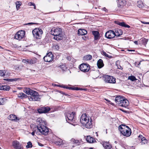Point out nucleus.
Wrapping results in <instances>:
<instances>
[{
  "mask_svg": "<svg viewBox=\"0 0 149 149\" xmlns=\"http://www.w3.org/2000/svg\"><path fill=\"white\" fill-rule=\"evenodd\" d=\"M25 33L24 31H19L15 35L14 38L16 39L20 40L24 38L25 35Z\"/></svg>",
  "mask_w": 149,
  "mask_h": 149,
  "instance_id": "obj_10",
  "label": "nucleus"
},
{
  "mask_svg": "<svg viewBox=\"0 0 149 149\" xmlns=\"http://www.w3.org/2000/svg\"><path fill=\"white\" fill-rule=\"evenodd\" d=\"M79 69L82 72H88L90 69V67L88 64L83 63L80 65Z\"/></svg>",
  "mask_w": 149,
  "mask_h": 149,
  "instance_id": "obj_9",
  "label": "nucleus"
},
{
  "mask_svg": "<svg viewBox=\"0 0 149 149\" xmlns=\"http://www.w3.org/2000/svg\"><path fill=\"white\" fill-rule=\"evenodd\" d=\"M36 24L35 23H33V22H31L29 23H28V24Z\"/></svg>",
  "mask_w": 149,
  "mask_h": 149,
  "instance_id": "obj_63",
  "label": "nucleus"
},
{
  "mask_svg": "<svg viewBox=\"0 0 149 149\" xmlns=\"http://www.w3.org/2000/svg\"><path fill=\"white\" fill-rule=\"evenodd\" d=\"M55 143L56 145L61 146L63 145V142L62 139H58L57 141H56Z\"/></svg>",
  "mask_w": 149,
  "mask_h": 149,
  "instance_id": "obj_32",
  "label": "nucleus"
},
{
  "mask_svg": "<svg viewBox=\"0 0 149 149\" xmlns=\"http://www.w3.org/2000/svg\"><path fill=\"white\" fill-rule=\"evenodd\" d=\"M104 65L103 61L102 59H100L97 61V65L99 68H101L104 66Z\"/></svg>",
  "mask_w": 149,
  "mask_h": 149,
  "instance_id": "obj_26",
  "label": "nucleus"
},
{
  "mask_svg": "<svg viewBox=\"0 0 149 149\" xmlns=\"http://www.w3.org/2000/svg\"><path fill=\"white\" fill-rule=\"evenodd\" d=\"M35 132L33 131V132L31 133V134L33 136H34L35 135Z\"/></svg>",
  "mask_w": 149,
  "mask_h": 149,
  "instance_id": "obj_57",
  "label": "nucleus"
},
{
  "mask_svg": "<svg viewBox=\"0 0 149 149\" xmlns=\"http://www.w3.org/2000/svg\"><path fill=\"white\" fill-rule=\"evenodd\" d=\"M143 137L142 135H140L138 136V137L141 138V139Z\"/></svg>",
  "mask_w": 149,
  "mask_h": 149,
  "instance_id": "obj_59",
  "label": "nucleus"
},
{
  "mask_svg": "<svg viewBox=\"0 0 149 149\" xmlns=\"http://www.w3.org/2000/svg\"><path fill=\"white\" fill-rule=\"evenodd\" d=\"M105 100L106 101H107L110 104H111V105H113V104L112 103L110 100H108L107 99H105Z\"/></svg>",
  "mask_w": 149,
  "mask_h": 149,
  "instance_id": "obj_51",
  "label": "nucleus"
},
{
  "mask_svg": "<svg viewBox=\"0 0 149 149\" xmlns=\"http://www.w3.org/2000/svg\"><path fill=\"white\" fill-rule=\"evenodd\" d=\"M4 100L3 98H0V105H3L4 104Z\"/></svg>",
  "mask_w": 149,
  "mask_h": 149,
  "instance_id": "obj_45",
  "label": "nucleus"
},
{
  "mask_svg": "<svg viewBox=\"0 0 149 149\" xmlns=\"http://www.w3.org/2000/svg\"><path fill=\"white\" fill-rule=\"evenodd\" d=\"M8 118L11 121H17L19 120L20 118H18L15 115L12 114L10 115L8 117Z\"/></svg>",
  "mask_w": 149,
  "mask_h": 149,
  "instance_id": "obj_19",
  "label": "nucleus"
},
{
  "mask_svg": "<svg viewBox=\"0 0 149 149\" xmlns=\"http://www.w3.org/2000/svg\"><path fill=\"white\" fill-rule=\"evenodd\" d=\"M5 75V72L4 71L0 70V76H4Z\"/></svg>",
  "mask_w": 149,
  "mask_h": 149,
  "instance_id": "obj_44",
  "label": "nucleus"
},
{
  "mask_svg": "<svg viewBox=\"0 0 149 149\" xmlns=\"http://www.w3.org/2000/svg\"><path fill=\"white\" fill-rule=\"evenodd\" d=\"M36 123L39 127H41L42 128V132L43 134L45 135H47L49 132V128L45 126L47 124V122L39 118L37 119Z\"/></svg>",
  "mask_w": 149,
  "mask_h": 149,
  "instance_id": "obj_5",
  "label": "nucleus"
},
{
  "mask_svg": "<svg viewBox=\"0 0 149 149\" xmlns=\"http://www.w3.org/2000/svg\"><path fill=\"white\" fill-rule=\"evenodd\" d=\"M82 38L84 40H86L87 38V37L86 36H83Z\"/></svg>",
  "mask_w": 149,
  "mask_h": 149,
  "instance_id": "obj_55",
  "label": "nucleus"
},
{
  "mask_svg": "<svg viewBox=\"0 0 149 149\" xmlns=\"http://www.w3.org/2000/svg\"><path fill=\"white\" fill-rule=\"evenodd\" d=\"M41 127V126L39 127L38 125H36L33 124L31 126V128L33 131L35 132L37 131H39L42 134L44 135L42 132V128Z\"/></svg>",
  "mask_w": 149,
  "mask_h": 149,
  "instance_id": "obj_15",
  "label": "nucleus"
},
{
  "mask_svg": "<svg viewBox=\"0 0 149 149\" xmlns=\"http://www.w3.org/2000/svg\"><path fill=\"white\" fill-rule=\"evenodd\" d=\"M92 56L91 55L88 54L84 56L83 57V60L84 61H87L92 59Z\"/></svg>",
  "mask_w": 149,
  "mask_h": 149,
  "instance_id": "obj_29",
  "label": "nucleus"
},
{
  "mask_svg": "<svg viewBox=\"0 0 149 149\" xmlns=\"http://www.w3.org/2000/svg\"><path fill=\"white\" fill-rule=\"evenodd\" d=\"M68 60L70 61L71 59V58L70 56H67L66 58Z\"/></svg>",
  "mask_w": 149,
  "mask_h": 149,
  "instance_id": "obj_54",
  "label": "nucleus"
},
{
  "mask_svg": "<svg viewBox=\"0 0 149 149\" xmlns=\"http://www.w3.org/2000/svg\"><path fill=\"white\" fill-rule=\"evenodd\" d=\"M19 78H14V79H4L3 80L6 81L8 82H12L14 81H17L19 79Z\"/></svg>",
  "mask_w": 149,
  "mask_h": 149,
  "instance_id": "obj_33",
  "label": "nucleus"
},
{
  "mask_svg": "<svg viewBox=\"0 0 149 149\" xmlns=\"http://www.w3.org/2000/svg\"><path fill=\"white\" fill-rule=\"evenodd\" d=\"M105 36L108 39H111L114 38L115 35L113 31L110 30L106 33Z\"/></svg>",
  "mask_w": 149,
  "mask_h": 149,
  "instance_id": "obj_14",
  "label": "nucleus"
},
{
  "mask_svg": "<svg viewBox=\"0 0 149 149\" xmlns=\"http://www.w3.org/2000/svg\"><path fill=\"white\" fill-rule=\"evenodd\" d=\"M65 88L66 89H68L71 90H73V87H70L66 86H65Z\"/></svg>",
  "mask_w": 149,
  "mask_h": 149,
  "instance_id": "obj_50",
  "label": "nucleus"
},
{
  "mask_svg": "<svg viewBox=\"0 0 149 149\" xmlns=\"http://www.w3.org/2000/svg\"><path fill=\"white\" fill-rule=\"evenodd\" d=\"M70 141L71 143L73 144V145L72 146L73 147L80 145V142L77 139L72 138L70 140Z\"/></svg>",
  "mask_w": 149,
  "mask_h": 149,
  "instance_id": "obj_18",
  "label": "nucleus"
},
{
  "mask_svg": "<svg viewBox=\"0 0 149 149\" xmlns=\"http://www.w3.org/2000/svg\"><path fill=\"white\" fill-rule=\"evenodd\" d=\"M54 47L55 48V49L57 50H58L60 48L59 46L57 44L54 45Z\"/></svg>",
  "mask_w": 149,
  "mask_h": 149,
  "instance_id": "obj_48",
  "label": "nucleus"
},
{
  "mask_svg": "<svg viewBox=\"0 0 149 149\" xmlns=\"http://www.w3.org/2000/svg\"><path fill=\"white\" fill-rule=\"evenodd\" d=\"M87 142L90 143H92L96 142L95 139L90 136H88L86 139Z\"/></svg>",
  "mask_w": 149,
  "mask_h": 149,
  "instance_id": "obj_25",
  "label": "nucleus"
},
{
  "mask_svg": "<svg viewBox=\"0 0 149 149\" xmlns=\"http://www.w3.org/2000/svg\"><path fill=\"white\" fill-rule=\"evenodd\" d=\"M141 143L142 144H145L147 143V141L146 138L144 137H143L141 139Z\"/></svg>",
  "mask_w": 149,
  "mask_h": 149,
  "instance_id": "obj_41",
  "label": "nucleus"
},
{
  "mask_svg": "<svg viewBox=\"0 0 149 149\" xmlns=\"http://www.w3.org/2000/svg\"><path fill=\"white\" fill-rule=\"evenodd\" d=\"M118 128L121 134L126 137L130 136L132 134L131 129L127 125L122 124L118 126Z\"/></svg>",
  "mask_w": 149,
  "mask_h": 149,
  "instance_id": "obj_2",
  "label": "nucleus"
},
{
  "mask_svg": "<svg viewBox=\"0 0 149 149\" xmlns=\"http://www.w3.org/2000/svg\"><path fill=\"white\" fill-rule=\"evenodd\" d=\"M51 109L48 106L40 107L37 109L38 112L39 113H46L48 112Z\"/></svg>",
  "mask_w": 149,
  "mask_h": 149,
  "instance_id": "obj_12",
  "label": "nucleus"
},
{
  "mask_svg": "<svg viewBox=\"0 0 149 149\" xmlns=\"http://www.w3.org/2000/svg\"><path fill=\"white\" fill-rule=\"evenodd\" d=\"M75 112H68L66 113V121L70 124L73 125L77 123L76 119L74 117Z\"/></svg>",
  "mask_w": 149,
  "mask_h": 149,
  "instance_id": "obj_6",
  "label": "nucleus"
},
{
  "mask_svg": "<svg viewBox=\"0 0 149 149\" xmlns=\"http://www.w3.org/2000/svg\"><path fill=\"white\" fill-rule=\"evenodd\" d=\"M141 23L144 24H149V22H146L144 21H141Z\"/></svg>",
  "mask_w": 149,
  "mask_h": 149,
  "instance_id": "obj_52",
  "label": "nucleus"
},
{
  "mask_svg": "<svg viewBox=\"0 0 149 149\" xmlns=\"http://www.w3.org/2000/svg\"><path fill=\"white\" fill-rule=\"evenodd\" d=\"M141 62V61H140L139 62H135V63H136L135 65H136V67H139V65L140 64Z\"/></svg>",
  "mask_w": 149,
  "mask_h": 149,
  "instance_id": "obj_49",
  "label": "nucleus"
},
{
  "mask_svg": "<svg viewBox=\"0 0 149 149\" xmlns=\"http://www.w3.org/2000/svg\"><path fill=\"white\" fill-rule=\"evenodd\" d=\"M59 67L60 69H61V70H62V71H65L67 69V68L66 66L64 64L62 65H60Z\"/></svg>",
  "mask_w": 149,
  "mask_h": 149,
  "instance_id": "obj_36",
  "label": "nucleus"
},
{
  "mask_svg": "<svg viewBox=\"0 0 149 149\" xmlns=\"http://www.w3.org/2000/svg\"><path fill=\"white\" fill-rule=\"evenodd\" d=\"M104 81L106 83L111 84H115L116 82V78L112 76L105 75L103 76Z\"/></svg>",
  "mask_w": 149,
  "mask_h": 149,
  "instance_id": "obj_8",
  "label": "nucleus"
},
{
  "mask_svg": "<svg viewBox=\"0 0 149 149\" xmlns=\"http://www.w3.org/2000/svg\"><path fill=\"white\" fill-rule=\"evenodd\" d=\"M10 89V87L8 86L0 84V90L9 91Z\"/></svg>",
  "mask_w": 149,
  "mask_h": 149,
  "instance_id": "obj_28",
  "label": "nucleus"
},
{
  "mask_svg": "<svg viewBox=\"0 0 149 149\" xmlns=\"http://www.w3.org/2000/svg\"><path fill=\"white\" fill-rule=\"evenodd\" d=\"M17 95L18 97L20 98L21 99L26 98L28 97L26 95L23 93H19Z\"/></svg>",
  "mask_w": 149,
  "mask_h": 149,
  "instance_id": "obj_30",
  "label": "nucleus"
},
{
  "mask_svg": "<svg viewBox=\"0 0 149 149\" xmlns=\"http://www.w3.org/2000/svg\"><path fill=\"white\" fill-rule=\"evenodd\" d=\"M56 86L60 87H61V85H56Z\"/></svg>",
  "mask_w": 149,
  "mask_h": 149,
  "instance_id": "obj_62",
  "label": "nucleus"
},
{
  "mask_svg": "<svg viewBox=\"0 0 149 149\" xmlns=\"http://www.w3.org/2000/svg\"><path fill=\"white\" fill-rule=\"evenodd\" d=\"M142 41V43L144 45H146L148 41V40L145 38H142L141 39Z\"/></svg>",
  "mask_w": 149,
  "mask_h": 149,
  "instance_id": "obj_40",
  "label": "nucleus"
},
{
  "mask_svg": "<svg viewBox=\"0 0 149 149\" xmlns=\"http://www.w3.org/2000/svg\"><path fill=\"white\" fill-rule=\"evenodd\" d=\"M102 10L106 12H108V10L105 7H104L102 8Z\"/></svg>",
  "mask_w": 149,
  "mask_h": 149,
  "instance_id": "obj_53",
  "label": "nucleus"
},
{
  "mask_svg": "<svg viewBox=\"0 0 149 149\" xmlns=\"http://www.w3.org/2000/svg\"><path fill=\"white\" fill-rule=\"evenodd\" d=\"M102 145L105 149H109L112 147L111 145L109 142H102Z\"/></svg>",
  "mask_w": 149,
  "mask_h": 149,
  "instance_id": "obj_23",
  "label": "nucleus"
},
{
  "mask_svg": "<svg viewBox=\"0 0 149 149\" xmlns=\"http://www.w3.org/2000/svg\"><path fill=\"white\" fill-rule=\"evenodd\" d=\"M24 91L27 94L30 95L28 97V98L30 101H37L40 99L38 93L36 91L29 88H26Z\"/></svg>",
  "mask_w": 149,
  "mask_h": 149,
  "instance_id": "obj_1",
  "label": "nucleus"
},
{
  "mask_svg": "<svg viewBox=\"0 0 149 149\" xmlns=\"http://www.w3.org/2000/svg\"><path fill=\"white\" fill-rule=\"evenodd\" d=\"M115 23L117 24L120 26H121L125 27V28H129L130 27V26L127 24L125 22H119L118 21H115Z\"/></svg>",
  "mask_w": 149,
  "mask_h": 149,
  "instance_id": "obj_20",
  "label": "nucleus"
},
{
  "mask_svg": "<svg viewBox=\"0 0 149 149\" xmlns=\"http://www.w3.org/2000/svg\"><path fill=\"white\" fill-rule=\"evenodd\" d=\"M13 146L15 149H23V147L19 144V142L15 140L13 142Z\"/></svg>",
  "mask_w": 149,
  "mask_h": 149,
  "instance_id": "obj_17",
  "label": "nucleus"
},
{
  "mask_svg": "<svg viewBox=\"0 0 149 149\" xmlns=\"http://www.w3.org/2000/svg\"><path fill=\"white\" fill-rule=\"evenodd\" d=\"M29 64L32 65L36 63V59L34 58H32L29 59Z\"/></svg>",
  "mask_w": 149,
  "mask_h": 149,
  "instance_id": "obj_39",
  "label": "nucleus"
},
{
  "mask_svg": "<svg viewBox=\"0 0 149 149\" xmlns=\"http://www.w3.org/2000/svg\"><path fill=\"white\" fill-rule=\"evenodd\" d=\"M16 8L17 10L20 8V6L22 5V2L19 1H17L15 3Z\"/></svg>",
  "mask_w": 149,
  "mask_h": 149,
  "instance_id": "obj_34",
  "label": "nucleus"
},
{
  "mask_svg": "<svg viewBox=\"0 0 149 149\" xmlns=\"http://www.w3.org/2000/svg\"><path fill=\"white\" fill-rule=\"evenodd\" d=\"M38 145L40 146H44V145L43 144H42L41 143H40V142H38Z\"/></svg>",
  "mask_w": 149,
  "mask_h": 149,
  "instance_id": "obj_56",
  "label": "nucleus"
},
{
  "mask_svg": "<svg viewBox=\"0 0 149 149\" xmlns=\"http://www.w3.org/2000/svg\"><path fill=\"white\" fill-rule=\"evenodd\" d=\"M32 146L33 145L32 143L30 141H29L27 143V145L26 146V148H31Z\"/></svg>",
  "mask_w": 149,
  "mask_h": 149,
  "instance_id": "obj_42",
  "label": "nucleus"
},
{
  "mask_svg": "<svg viewBox=\"0 0 149 149\" xmlns=\"http://www.w3.org/2000/svg\"><path fill=\"white\" fill-rule=\"evenodd\" d=\"M116 103L118 105L126 108L129 105V102L125 97L119 96H116L115 99Z\"/></svg>",
  "mask_w": 149,
  "mask_h": 149,
  "instance_id": "obj_4",
  "label": "nucleus"
},
{
  "mask_svg": "<svg viewBox=\"0 0 149 149\" xmlns=\"http://www.w3.org/2000/svg\"><path fill=\"white\" fill-rule=\"evenodd\" d=\"M51 34L54 36V39L59 40L62 39V31L61 28L53 27L50 31Z\"/></svg>",
  "mask_w": 149,
  "mask_h": 149,
  "instance_id": "obj_3",
  "label": "nucleus"
},
{
  "mask_svg": "<svg viewBox=\"0 0 149 149\" xmlns=\"http://www.w3.org/2000/svg\"><path fill=\"white\" fill-rule=\"evenodd\" d=\"M22 62L25 63L29 64V59H23L22 60Z\"/></svg>",
  "mask_w": 149,
  "mask_h": 149,
  "instance_id": "obj_43",
  "label": "nucleus"
},
{
  "mask_svg": "<svg viewBox=\"0 0 149 149\" xmlns=\"http://www.w3.org/2000/svg\"><path fill=\"white\" fill-rule=\"evenodd\" d=\"M126 1H118V6L119 8H122L126 5Z\"/></svg>",
  "mask_w": 149,
  "mask_h": 149,
  "instance_id": "obj_24",
  "label": "nucleus"
},
{
  "mask_svg": "<svg viewBox=\"0 0 149 149\" xmlns=\"http://www.w3.org/2000/svg\"><path fill=\"white\" fill-rule=\"evenodd\" d=\"M66 86H65L64 85H61V87L63 88H65V87Z\"/></svg>",
  "mask_w": 149,
  "mask_h": 149,
  "instance_id": "obj_60",
  "label": "nucleus"
},
{
  "mask_svg": "<svg viewBox=\"0 0 149 149\" xmlns=\"http://www.w3.org/2000/svg\"><path fill=\"white\" fill-rule=\"evenodd\" d=\"M113 31L115 33V36L117 37H119L123 34V31L120 29H115Z\"/></svg>",
  "mask_w": 149,
  "mask_h": 149,
  "instance_id": "obj_21",
  "label": "nucleus"
},
{
  "mask_svg": "<svg viewBox=\"0 0 149 149\" xmlns=\"http://www.w3.org/2000/svg\"><path fill=\"white\" fill-rule=\"evenodd\" d=\"M87 33V31L85 29H80L78 30V33L80 35H84L86 34Z\"/></svg>",
  "mask_w": 149,
  "mask_h": 149,
  "instance_id": "obj_27",
  "label": "nucleus"
},
{
  "mask_svg": "<svg viewBox=\"0 0 149 149\" xmlns=\"http://www.w3.org/2000/svg\"><path fill=\"white\" fill-rule=\"evenodd\" d=\"M134 43L136 45H138V42L137 41H135L134 42Z\"/></svg>",
  "mask_w": 149,
  "mask_h": 149,
  "instance_id": "obj_58",
  "label": "nucleus"
},
{
  "mask_svg": "<svg viewBox=\"0 0 149 149\" xmlns=\"http://www.w3.org/2000/svg\"><path fill=\"white\" fill-rule=\"evenodd\" d=\"M30 6H34V8L35 9H36V6L35 4L33 3L30 2Z\"/></svg>",
  "mask_w": 149,
  "mask_h": 149,
  "instance_id": "obj_46",
  "label": "nucleus"
},
{
  "mask_svg": "<svg viewBox=\"0 0 149 149\" xmlns=\"http://www.w3.org/2000/svg\"><path fill=\"white\" fill-rule=\"evenodd\" d=\"M92 34L94 36L95 40H98L100 38V36L99 32L97 31H93L92 32Z\"/></svg>",
  "mask_w": 149,
  "mask_h": 149,
  "instance_id": "obj_22",
  "label": "nucleus"
},
{
  "mask_svg": "<svg viewBox=\"0 0 149 149\" xmlns=\"http://www.w3.org/2000/svg\"><path fill=\"white\" fill-rule=\"evenodd\" d=\"M120 62L119 61H117L116 62V65L117 67V68L119 69L122 70L123 68L120 65Z\"/></svg>",
  "mask_w": 149,
  "mask_h": 149,
  "instance_id": "obj_37",
  "label": "nucleus"
},
{
  "mask_svg": "<svg viewBox=\"0 0 149 149\" xmlns=\"http://www.w3.org/2000/svg\"><path fill=\"white\" fill-rule=\"evenodd\" d=\"M137 6L140 8H143L144 6V4L142 1H138L137 2Z\"/></svg>",
  "mask_w": 149,
  "mask_h": 149,
  "instance_id": "obj_31",
  "label": "nucleus"
},
{
  "mask_svg": "<svg viewBox=\"0 0 149 149\" xmlns=\"http://www.w3.org/2000/svg\"><path fill=\"white\" fill-rule=\"evenodd\" d=\"M54 56L51 52H49L43 58L44 61L47 62H50L54 59Z\"/></svg>",
  "mask_w": 149,
  "mask_h": 149,
  "instance_id": "obj_11",
  "label": "nucleus"
},
{
  "mask_svg": "<svg viewBox=\"0 0 149 149\" xmlns=\"http://www.w3.org/2000/svg\"><path fill=\"white\" fill-rule=\"evenodd\" d=\"M63 94L64 95H68L67 94H66L65 93H63Z\"/></svg>",
  "mask_w": 149,
  "mask_h": 149,
  "instance_id": "obj_64",
  "label": "nucleus"
},
{
  "mask_svg": "<svg viewBox=\"0 0 149 149\" xmlns=\"http://www.w3.org/2000/svg\"><path fill=\"white\" fill-rule=\"evenodd\" d=\"M90 118L87 116L86 113H84L82 114L80 117V122L82 125L85 123L87 121L88 119H89Z\"/></svg>",
  "mask_w": 149,
  "mask_h": 149,
  "instance_id": "obj_16",
  "label": "nucleus"
},
{
  "mask_svg": "<svg viewBox=\"0 0 149 149\" xmlns=\"http://www.w3.org/2000/svg\"><path fill=\"white\" fill-rule=\"evenodd\" d=\"M128 79L132 81H135L137 80L136 77L133 75L129 76L128 77Z\"/></svg>",
  "mask_w": 149,
  "mask_h": 149,
  "instance_id": "obj_35",
  "label": "nucleus"
},
{
  "mask_svg": "<svg viewBox=\"0 0 149 149\" xmlns=\"http://www.w3.org/2000/svg\"><path fill=\"white\" fill-rule=\"evenodd\" d=\"M92 119L91 118H90L89 119H88L87 121L85 123L82 125H84L85 127L87 129H91L93 127V124L92 123Z\"/></svg>",
  "mask_w": 149,
  "mask_h": 149,
  "instance_id": "obj_13",
  "label": "nucleus"
},
{
  "mask_svg": "<svg viewBox=\"0 0 149 149\" xmlns=\"http://www.w3.org/2000/svg\"><path fill=\"white\" fill-rule=\"evenodd\" d=\"M128 51H135V50L134 49H129Z\"/></svg>",
  "mask_w": 149,
  "mask_h": 149,
  "instance_id": "obj_61",
  "label": "nucleus"
},
{
  "mask_svg": "<svg viewBox=\"0 0 149 149\" xmlns=\"http://www.w3.org/2000/svg\"><path fill=\"white\" fill-rule=\"evenodd\" d=\"M102 53L103 55L105 56L106 57H109V55L108 54H107L106 52H105L104 51H103L102 52Z\"/></svg>",
  "mask_w": 149,
  "mask_h": 149,
  "instance_id": "obj_47",
  "label": "nucleus"
},
{
  "mask_svg": "<svg viewBox=\"0 0 149 149\" xmlns=\"http://www.w3.org/2000/svg\"><path fill=\"white\" fill-rule=\"evenodd\" d=\"M73 90H75V91H85L86 90V88H80L78 87H73Z\"/></svg>",
  "mask_w": 149,
  "mask_h": 149,
  "instance_id": "obj_38",
  "label": "nucleus"
},
{
  "mask_svg": "<svg viewBox=\"0 0 149 149\" xmlns=\"http://www.w3.org/2000/svg\"><path fill=\"white\" fill-rule=\"evenodd\" d=\"M33 37L36 39H40L43 33V31L41 29L35 28L32 31Z\"/></svg>",
  "mask_w": 149,
  "mask_h": 149,
  "instance_id": "obj_7",
  "label": "nucleus"
}]
</instances>
